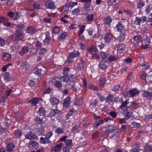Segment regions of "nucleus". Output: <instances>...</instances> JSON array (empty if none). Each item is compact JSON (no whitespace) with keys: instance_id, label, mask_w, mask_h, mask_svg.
I'll use <instances>...</instances> for the list:
<instances>
[{"instance_id":"f257e3e1","label":"nucleus","mask_w":152,"mask_h":152,"mask_svg":"<svg viewBox=\"0 0 152 152\" xmlns=\"http://www.w3.org/2000/svg\"><path fill=\"white\" fill-rule=\"evenodd\" d=\"M13 36L15 37V39L20 41L22 40L24 38V35L23 31L20 30H17L16 31L15 33L14 34Z\"/></svg>"},{"instance_id":"f03ea898","label":"nucleus","mask_w":152,"mask_h":152,"mask_svg":"<svg viewBox=\"0 0 152 152\" xmlns=\"http://www.w3.org/2000/svg\"><path fill=\"white\" fill-rule=\"evenodd\" d=\"M46 8L54 10L56 9V7L54 2L50 0L46 1L45 3Z\"/></svg>"},{"instance_id":"7ed1b4c3","label":"nucleus","mask_w":152,"mask_h":152,"mask_svg":"<svg viewBox=\"0 0 152 152\" xmlns=\"http://www.w3.org/2000/svg\"><path fill=\"white\" fill-rule=\"evenodd\" d=\"M8 15L10 18H12L14 20H17L19 18L20 13L17 12H10L8 13Z\"/></svg>"},{"instance_id":"20e7f679","label":"nucleus","mask_w":152,"mask_h":152,"mask_svg":"<svg viewBox=\"0 0 152 152\" xmlns=\"http://www.w3.org/2000/svg\"><path fill=\"white\" fill-rule=\"evenodd\" d=\"M27 146L30 149H37L38 147V143L34 141L31 140L28 144Z\"/></svg>"},{"instance_id":"39448f33","label":"nucleus","mask_w":152,"mask_h":152,"mask_svg":"<svg viewBox=\"0 0 152 152\" xmlns=\"http://www.w3.org/2000/svg\"><path fill=\"white\" fill-rule=\"evenodd\" d=\"M63 146V143H61L59 144H57L54 147L51 148L52 152H60L61 151Z\"/></svg>"},{"instance_id":"423d86ee","label":"nucleus","mask_w":152,"mask_h":152,"mask_svg":"<svg viewBox=\"0 0 152 152\" xmlns=\"http://www.w3.org/2000/svg\"><path fill=\"white\" fill-rule=\"evenodd\" d=\"M15 147V146L13 143L12 142L8 143L6 145V151L8 152H11L13 150Z\"/></svg>"},{"instance_id":"0eeeda50","label":"nucleus","mask_w":152,"mask_h":152,"mask_svg":"<svg viewBox=\"0 0 152 152\" xmlns=\"http://www.w3.org/2000/svg\"><path fill=\"white\" fill-rule=\"evenodd\" d=\"M126 49L125 45L124 44H119L117 47V52L121 53L125 52Z\"/></svg>"},{"instance_id":"6e6552de","label":"nucleus","mask_w":152,"mask_h":152,"mask_svg":"<svg viewBox=\"0 0 152 152\" xmlns=\"http://www.w3.org/2000/svg\"><path fill=\"white\" fill-rule=\"evenodd\" d=\"M124 27L121 21H119L115 27V28L118 31L122 32H124V30H125L124 29Z\"/></svg>"},{"instance_id":"1a4fd4ad","label":"nucleus","mask_w":152,"mask_h":152,"mask_svg":"<svg viewBox=\"0 0 152 152\" xmlns=\"http://www.w3.org/2000/svg\"><path fill=\"white\" fill-rule=\"evenodd\" d=\"M0 23H2L3 24L8 27H10L11 25V23L8 21V20L6 18L0 17Z\"/></svg>"},{"instance_id":"9d476101","label":"nucleus","mask_w":152,"mask_h":152,"mask_svg":"<svg viewBox=\"0 0 152 152\" xmlns=\"http://www.w3.org/2000/svg\"><path fill=\"white\" fill-rule=\"evenodd\" d=\"M113 38H115L110 33L107 34L104 37V39L105 42H110Z\"/></svg>"},{"instance_id":"9b49d317","label":"nucleus","mask_w":152,"mask_h":152,"mask_svg":"<svg viewBox=\"0 0 152 152\" xmlns=\"http://www.w3.org/2000/svg\"><path fill=\"white\" fill-rule=\"evenodd\" d=\"M88 52L91 54L95 53L98 51V50L96 46L92 45L88 48Z\"/></svg>"},{"instance_id":"f8f14e48","label":"nucleus","mask_w":152,"mask_h":152,"mask_svg":"<svg viewBox=\"0 0 152 152\" xmlns=\"http://www.w3.org/2000/svg\"><path fill=\"white\" fill-rule=\"evenodd\" d=\"M126 30H124V32H121L120 35L117 38V39L120 42L123 41L125 39Z\"/></svg>"},{"instance_id":"ddd939ff","label":"nucleus","mask_w":152,"mask_h":152,"mask_svg":"<svg viewBox=\"0 0 152 152\" xmlns=\"http://www.w3.org/2000/svg\"><path fill=\"white\" fill-rule=\"evenodd\" d=\"M143 96L147 98L152 100V92L148 91H144L142 94Z\"/></svg>"},{"instance_id":"4468645a","label":"nucleus","mask_w":152,"mask_h":152,"mask_svg":"<svg viewBox=\"0 0 152 152\" xmlns=\"http://www.w3.org/2000/svg\"><path fill=\"white\" fill-rule=\"evenodd\" d=\"M29 50V48L28 46H25L22 48L21 50L19 52V54L23 56L24 54H26Z\"/></svg>"},{"instance_id":"2eb2a0df","label":"nucleus","mask_w":152,"mask_h":152,"mask_svg":"<svg viewBox=\"0 0 152 152\" xmlns=\"http://www.w3.org/2000/svg\"><path fill=\"white\" fill-rule=\"evenodd\" d=\"M33 72L37 75L40 76L42 75H43L44 74V72H42V71L41 69H40L37 67L35 68L33 70Z\"/></svg>"},{"instance_id":"dca6fc26","label":"nucleus","mask_w":152,"mask_h":152,"mask_svg":"<svg viewBox=\"0 0 152 152\" xmlns=\"http://www.w3.org/2000/svg\"><path fill=\"white\" fill-rule=\"evenodd\" d=\"M50 102L53 105H56L59 103V100L55 97H51L50 99Z\"/></svg>"},{"instance_id":"f3484780","label":"nucleus","mask_w":152,"mask_h":152,"mask_svg":"<svg viewBox=\"0 0 152 152\" xmlns=\"http://www.w3.org/2000/svg\"><path fill=\"white\" fill-rule=\"evenodd\" d=\"M81 12V8L78 7L76 8L73 10L72 11V14L73 15L77 16L79 15Z\"/></svg>"},{"instance_id":"a211bd4d","label":"nucleus","mask_w":152,"mask_h":152,"mask_svg":"<svg viewBox=\"0 0 152 152\" xmlns=\"http://www.w3.org/2000/svg\"><path fill=\"white\" fill-rule=\"evenodd\" d=\"M99 66L102 69H106L107 67V65L106 64L105 62L103 59L100 61Z\"/></svg>"},{"instance_id":"6ab92c4d","label":"nucleus","mask_w":152,"mask_h":152,"mask_svg":"<svg viewBox=\"0 0 152 152\" xmlns=\"http://www.w3.org/2000/svg\"><path fill=\"white\" fill-rule=\"evenodd\" d=\"M45 38L43 41L44 43H49L50 40V33L49 32H46L45 33Z\"/></svg>"},{"instance_id":"aec40b11","label":"nucleus","mask_w":152,"mask_h":152,"mask_svg":"<svg viewBox=\"0 0 152 152\" xmlns=\"http://www.w3.org/2000/svg\"><path fill=\"white\" fill-rule=\"evenodd\" d=\"M64 132V129L63 128L58 127L55 130V133L57 134H63Z\"/></svg>"},{"instance_id":"412c9836","label":"nucleus","mask_w":152,"mask_h":152,"mask_svg":"<svg viewBox=\"0 0 152 152\" xmlns=\"http://www.w3.org/2000/svg\"><path fill=\"white\" fill-rule=\"evenodd\" d=\"M20 68L21 69L27 70L30 68V65L27 62H24L22 64V65L20 66Z\"/></svg>"},{"instance_id":"4be33fe9","label":"nucleus","mask_w":152,"mask_h":152,"mask_svg":"<svg viewBox=\"0 0 152 152\" xmlns=\"http://www.w3.org/2000/svg\"><path fill=\"white\" fill-rule=\"evenodd\" d=\"M70 98L68 97L66 98L64 100L63 103V106L66 108H68L69 104L70 103Z\"/></svg>"},{"instance_id":"5701e85b","label":"nucleus","mask_w":152,"mask_h":152,"mask_svg":"<svg viewBox=\"0 0 152 152\" xmlns=\"http://www.w3.org/2000/svg\"><path fill=\"white\" fill-rule=\"evenodd\" d=\"M103 21L104 24L109 25L112 22V19L110 17L108 16L104 18Z\"/></svg>"},{"instance_id":"b1692460","label":"nucleus","mask_w":152,"mask_h":152,"mask_svg":"<svg viewBox=\"0 0 152 152\" xmlns=\"http://www.w3.org/2000/svg\"><path fill=\"white\" fill-rule=\"evenodd\" d=\"M26 31L28 33L33 34L35 31V28L33 26H30L26 28Z\"/></svg>"},{"instance_id":"393cba45","label":"nucleus","mask_w":152,"mask_h":152,"mask_svg":"<svg viewBox=\"0 0 152 152\" xmlns=\"http://www.w3.org/2000/svg\"><path fill=\"white\" fill-rule=\"evenodd\" d=\"M130 96L131 97H133L135 95L139 94V91L137 89H133L129 91Z\"/></svg>"},{"instance_id":"a878e982","label":"nucleus","mask_w":152,"mask_h":152,"mask_svg":"<svg viewBox=\"0 0 152 152\" xmlns=\"http://www.w3.org/2000/svg\"><path fill=\"white\" fill-rule=\"evenodd\" d=\"M39 101V99L37 98H34L28 101L29 103H31V104L34 106H36L38 104Z\"/></svg>"},{"instance_id":"bb28decb","label":"nucleus","mask_w":152,"mask_h":152,"mask_svg":"<svg viewBox=\"0 0 152 152\" xmlns=\"http://www.w3.org/2000/svg\"><path fill=\"white\" fill-rule=\"evenodd\" d=\"M114 99L113 95L111 94H109L106 97L105 101L108 103H111Z\"/></svg>"},{"instance_id":"cd10ccee","label":"nucleus","mask_w":152,"mask_h":152,"mask_svg":"<svg viewBox=\"0 0 152 152\" xmlns=\"http://www.w3.org/2000/svg\"><path fill=\"white\" fill-rule=\"evenodd\" d=\"M40 142L43 144H45L50 143L51 141L48 138L45 137L44 138L43 137H41L40 138Z\"/></svg>"},{"instance_id":"c85d7f7f","label":"nucleus","mask_w":152,"mask_h":152,"mask_svg":"<svg viewBox=\"0 0 152 152\" xmlns=\"http://www.w3.org/2000/svg\"><path fill=\"white\" fill-rule=\"evenodd\" d=\"M80 55V53L78 51H74L72 52L71 53L69 54V57L74 58L77 57Z\"/></svg>"},{"instance_id":"c756f323","label":"nucleus","mask_w":152,"mask_h":152,"mask_svg":"<svg viewBox=\"0 0 152 152\" xmlns=\"http://www.w3.org/2000/svg\"><path fill=\"white\" fill-rule=\"evenodd\" d=\"M140 76L141 79L142 80H145L146 82H148V81L147 80V78H148L149 77L151 78V77L149 76L148 77H147V75L146 74V72L143 71L140 72Z\"/></svg>"},{"instance_id":"7c9ffc66","label":"nucleus","mask_w":152,"mask_h":152,"mask_svg":"<svg viewBox=\"0 0 152 152\" xmlns=\"http://www.w3.org/2000/svg\"><path fill=\"white\" fill-rule=\"evenodd\" d=\"M84 67V62L81 60L77 64V68L79 71H81Z\"/></svg>"},{"instance_id":"2f4dec72","label":"nucleus","mask_w":152,"mask_h":152,"mask_svg":"<svg viewBox=\"0 0 152 152\" xmlns=\"http://www.w3.org/2000/svg\"><path fill=\"white\" fill-rule=\"evenodd\" d=\"M69 7L67 4H65L61 9V12L64 13H67L69 10Z\"/></svg>"},{"instance_id":"473e14b6","label":"nucleus","mask_w":152,"mask_h":152,"mask_svg":"<svg viewBox=\"0 0 152 152\" xmlns=\"http://www.w3.org/2000/svg\"><path fill=\"white\" fill-rule=\"evenodd\" d=\"M37 113L39 115L43 116L45 115L46 113V111L45 109L43 107H40Z\"/></svg>"},{"instance_id":"72a5a7b5","label":"nucleus","mask_w":152,"mask_h":152,"mask_svg":"<svg viewBox=\"0 0 152 152\" xmlns=\"http://www.w3.org/2000/svg\"><path fill=\"white\" fill-rule=\"evenodd\" d=\"M76 77L75 75H72L68 78L66 81L67 83L70 84V83L74 82L76 80Z\"/></svg>"},{"instance_id":"f704fd0d","label":"nucleus","mask_w":152,"mask_h":152,"mask_svg":"<svg viewBox=\"0 0 152 152\" xmlns=\"http://www.w3.org/2000/svg\"><path fill=\"white\" fill-rule=\"evenodd\" d=\"M25 137L27 139L31 140L33 139H35L36 136L33 135L31 132H29L25 135Z\"/></svg>"},{"instance_id":"c9c22d12","label":"nucleus","mask_w":152,"mask_h":152,"mask_svg":"<svg viewBox=\"0 0 152 152\" xmlns=\"http://www.w3.org/2000/svg\"><path fill=\"white\" fill-rule=\"evenodd\" d=\"M60 31V28L59 26H56L52 29V32L54 34H58L59 33Z\"/></svg>"},{"instance_id":"e433bc0d","label":"nucleus","mask_w":152,"mask_h":152,"mask_svg":"<svg viewBox=\"0 0 152 152\" xmlns=\"http://www.w3.org/2000/svg\"><path fill=\"white\" fill-rule=\"evenodd\" d=\"M11 55L7 53H4L3 55V59L4 60L7 61L11 58Z\"/></svg>"},{"instance_id":"4c0bfd02","label":"nucleus","mask_w":152,"mask_h":152,"mask_svg":"<svg viewBox=\"0 0 152 152\" xmlns=\"http://www.w3.org/2000/svg\"><path fill=\"white\" fill-rule=\"evenodd\" d=\"M106 80L104 77H102L99 80V85L101 87L103 86L105 84Z\"/></svg>"},{"instance_id":"58836bf2","label":"nucleus","mask_w":152,"mask_h":152,"mask_svg":"<svg viewBox=\"0 0 152 152\" xmlns=\"http://www.w3.org/2000/svg\"><path fill=\"white\" fill-rule=\"evenodd\" d=\"M67 35L66 32H63L61 34L60 36L58 37V39L60 41L63 40L66 37Z\"/></svg>"},{"instance_id":"ea45409f","label":"nucleus","mask_w":152,"mask_h":152,"mask_svg":"<svg viewBox=\"0 0 152 152\" xmlns=\"http://www.w3.org/2000/svg\"><path fill=\"white\" fill-rule=\"evenodd\" d=\"M53 84L55 87L58 89H60L62 87L61 83L59 81H56V82L54 83Z\"/></svg>"},{"instance_id":"a19ab883","label":"nucleus","mask_w":152,"mask_h":152,"mask_svg":"<svg viewBox=\"0 0 152 152\" xmlns=\"http://www.w3.org/2000/svg\"><path fill=\"white\" fill-rule=\"evenodd\" d=\"M94 18V15L93 14H88L86 15V18L88 21H92L93 20Z\"/></svg>"},{"instance_id":"79ce46f5","label":"nucleus","mask_w":152,"mask_h":152,"mask_svg":"<svg viewBox=\"0 0 152 152\" xmlns=\"http://www.w3.org/2000/svg\"><path fill=\"white\" fill-rule=\"evenodd\" d=\"M134 39L135 41L138 43L142 41V39L141 36L138 35L135 36L134 37Z\"/></svg>"},{"instance_id":"37998d69","label":"nucleus","mask_w":152,"mask_h":152,"mask_svg":"<svg viewBox=\"0 0 152 152\" xmlns=\"http://www.w3.org/2000/svg\"><path fill=\"white\" fill-rule=\"evenodd\" d=\"M104 123V121L103 120H100L94 124V127L95 128H97L99 126L103 124Z\"/></svg>"},{"instance_id":"c03bdc74","label":"nucleus","mask_w":152,"mask_h":152,"mask_svg":"<svg viewBox=\"0 0 152 152\" xmlns=\"http://www.w3.org/2000/svg\"><path fill=\"white\" fill-rule=\"evenodd\" d=\"M117 58V57L116 56L111 55L108 58V61L111 62L113 61H116Z\"/></svg>"},{"instance_id":"a18cd8bd","label":"nucleus","mask_w":152,"mask_h":152,"mask_svg":"<svg viewBox=\"0 0 152 152\" xmlns=\"http://www.w3.org/2000/svg\"><path fill=\"white\" fill-rule=\"evenodd\" d=\"M122 88V87L120 85H118L116 86L113 88L112 90L116 92L119 91H121Z\"/></svg>"},{"instance_id":"49530a36","label":"nucleus","mask_w":152,"mask_h":152,"mask_svg":"<svg viewBox=\"0 0 152 152\" xmlns=\"http://www.w3.org/2000/svg\"><path fill=\"white\" fill-rule=\"evenodd\" d=\"M3 75L5 80L7 82L10 79V75L8 72L4 73Z\"/></svg>"},{"instance_id":"de8ad7c7","label":"nucleus","mask_w":152,"mask_h":152,"mask_svg":"<svg viewBox=\"0 0 152 152\" xmlns=\"http://www.w3.org/2000/svg\"><path fill=\"white\" fill-rule=\"evenodd\" d=\"M79 27L80 28L79 34H83L85 31L86 26L84 25H79Z\"/></svg>"},{"instance_id":"09e8293b","label":"nucleus","mask_w":152,"mask_h":152,"mask_svg":"<svg viewBox=\"0 0 152 152\" xmlns=\"http://www.w3.org/2000/svg\"><path fill=\"white\" fill-rule=\"evenodd\" d=\"M76 110L74 108H72L70 109V110L68 113L66 115V117L67 118H69L70 116L72 115L76 112Z\"/></svg>"},{"instance_id":"8fccbe9b","label":"nucleus","mask_w":152,"mask_h":152,"mask_svg":"<svg viewBox=\"0 0 152 152\" xmlns=\"http://www.w3.org/2000/svg\"><path fill=\"white\" fill-rule=\"evenodd\" d=\"M4 125L6 127H8L10 125V124L11 123L10 120L7 118H4Z\"/></svg>"},{"instance_id":"3c124183","label":"nucleus","mask_w":152,"mask_h":152,"mask_svg":"<svg viewBox=\"0 0 152 152\" xmlns=\"http://www.w3.org/2000/svg\"><path fill=\"white\" fill-rule=\"evenodd\" d=\"M33 6L34 8L37 9L38 10L41 9L39 4L37 1H35L34 2Z\"/></svg>"},{"instance_id":"603ef678","label":"nucleus","mask_w":152,"mask_h":152,"mask_svg":"<svg viewBox=\"0 0 152 152\" xmlns=\"http://www.w3.org/2000/svg\"><path fill=\"white\" fill-rule=\"evenodd\" d=\"M151 119H152V116L150 114L145 115L144 119L145 122H148Z\"/></svg>"},{"instance_id":"864d4df0","label":"nucleus","mask_w":152,"mask_h":152,"mask_svg":"<svg viewBox=\"0 0 152 152\" xmlns=\"http://www.w3.org/2000/svg\"><path fill=\"white\" fill-rule=\"evenodd\" d=\"M83 104L82 100L80 98H77L75 100V104L77 106H80Z\"/></svg>"},{"instance_id":"5fc2aeb1","label":"nucleus","mask_w":152,"mask_h":152,"mask_svg":"<svg viewBox=\"0 0 152 152\" xmlns=\"http://www.w3.org/2000/svg\"><path fill=\"white\" fill-rule=\"evenodd\" d=\"M22 134V132L20 130H17L15 133V137L17 138H20Z\"/></svg>"},{"instance_id":"6e6d98bb","label":"nucleus","mask_w":152,"mask_h":152,"mask_svg":"<svg viewBox=\"0 0 152 152\" xmlns=\"http://www.w3.org/2000/svg\"><path fill=\"white\" fill-rule=\"evenodd\" d=\"M131 125L132 128H137L140 127L141 125L140 123H136L135 122H133Z\"/></svg>"},{"instance_id":"4d7b16f0","label":"nucleus","mask_w":152,"mask_h":152,"mask_svg":"<svg viewBox=\"0 0 152 152\" xmlns=\"http://www.w3.org/2000/svg\"><path fill=\"white\" fill-rule=\"evenodd\" d=\"M138 105L137 103L135 102H132V103L130 105L129 107H128L127 108H133L136 109L138 107Z\"/></svg>"},{"instance_id":"13d9d810","label":"nucleus","mask_w":152,"mask_h":152,"mask_svg":"<svg viewBox=\"0 0 152 152\" xmlns=\"http://www.w3.org/2000/svg\"><path fill=\"white\" fill-rule=\"evenodd\" d=\"M129 103L128 100H126L125 101L123 102L119 106V108H122L126 107Z\"/></svg>"},{"instance_id":"bf43d9fd","label":"nucleus","mask_w":152,"mask_h":152,"mask_svg":"<svg viewBox=\"0 0 152 152\" xmlns=\"http://www.w3.org/2000/svg\"><path fill=\"white\" fill-rule=\"evenodd\" d=\"M152 37L150 36H147L144 40L145 43H147L150 44L151 43V38Z\"/></svg>"},{"instance_id":"052dcab7","label":"nucleus","mask_w":152,"mask_h":152,"mask_svg":"<svg viewBox=\"0 0 152 152\" xmlns=\"http://www.w3.org/2000/svg\"><path fill=\"white\" fill-rule=\"evenodd\" d=\"M91 55V58L93 59H97L99 58V55L96 53H93Z\"/></svg>"},{"instance_id":"680f3d73","label":"nucleus","mask_w":152,"mask_h":152,"mask_svg":"<svg viewBox=\"0 0 152 152\" xmlns=\"http://www.w3.org/2000/svg\"><path fill=\"white\" fill-rule=\"evenodd\" d=\"M77 2L70 1L69 3V7L71 8V9H72L75 6L77 5Z\"/></svg>"},{"instance_id":"e2e57ef3","label":"nucleus","mask_w":152,"mask_h":152,"mask_svg":"<svg viewBox=\"0 0 152 152\" xmlns=\"http://www.w3.org/2000/svg\"><path fill=\"white\" fill-rule=\"evenodd\" d=\"M35 121L37 124H42L43 123V121L39 117L36 118Z\"/></svg>"},{"instance_id":"0e129e2a","label":"nucleus","mask_w":152,"mask_h":152,"mask_svg":"<svg viewBox=\"0 0 152 152\" xmlns=\"http://www.w3.org/2000/svg\"><path fill=\"white\" fill-rule=\"evenodd\" d=\"M145 152L147 151H152V145H148L145 148Z\"/></svg>"},{"instance_id":"69168bd1","label":"nucleus","mask_w":152,"mask_h":152,"mask_svg":"<svg viewBox=\"0 0 152 152\" xmlns=\"http://www.w3.org/2000/svg\"><path fill=\"white\" fill-rule=\"evenodd\" d=\"M132 59L130 57H127L124 60V61L126 64L130 63H132Z\"/></svg>"},{"instance_id":"338daca9","label":"nucleus","mask_w":152,"mask_h":152,"mask_svg":"<svg viewBox=\"0 0 152 152\" xmlns=\"http://www.w3.org/2000/svg\"><path fill=\"white\" fill-rule=\"evenodd\" d=\"M140 18L138 17H136L134 22V24L137 25H140Z\"/></svg>"},{"instance_id":"774afa93","label":"nucleus","mask_w":152,"mask_h":152,"mask_svg":"<svg viewBox=\"0 0 152 152\" xmlns=\"http://www.w3.org/2000/svg\"><path fill=\"white\" fill-rule=\"evenodd\" d=\"M132 112H128L127 114H126L125 117V118L126 120L129 119L132 117Z\"/></svg>"}]
</instances>
